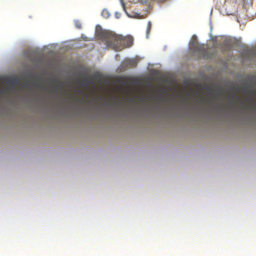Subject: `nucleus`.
<instances>
[{"label": "nucleus", "instance_id": "nucleus-7", "mask_svg": "<svg viewBox=\"0 0 256 256\" xmlns=\"http://www.w3.org/2000/svg\"><path fill=\"white\" fill-rule=\"evenodd\" d=\"M151 28H152V24L150 22H149L148 24L147 32H146L148 34L150 32Z\"/></svg>", "mask_w": 256, "mask_h": 256}, {"label": "nucleus", "instance_id": "nucleus-6", "mask_svg": "<svg viewBox=\"0 0 256 256\" xmlns=\"http://www.w3.org/2000/svg\"><path fill=\"white\" fill-rule=\"evenodd\" d=\"M75 26L78 29H80L82 28L81 23L78 20L75 22Z\"/></svg>", "mask_w": 256, "mask_h": 256}, {"label": "nucleus", "instance_id": "nucleus-3", "mask_svg": "<svg viewBox=\"0 0 256 256\" xmlns=\"http://www.w3.org/2000/svg\"><path fill=\"white\" fill-rule=\"evenodd\" d=\"M137 62L134 59H126L124 60L120 64V68L122 70H125L130 68H133L136 66Z\"/></svg>", "mask_w": 256, "mask_h": 256}, {"label": "nucleus", "instance_id": "nucleus-10", "mask_svg": "<svg viewBox=\"0 0 256 256\" xmlns=\"http://www.w3.org/2000/svg\"><path fill=\"white\" fill-rule=\"evenodd\" d=\"M226 38H227L225 36V40H224L225 42H226Z\"/></svg>", "mask_w": 256, "mask_h": 256}, {"label": "nucleus", "instance_id": "nucleus-12", "mask_svg": "<svg viewBox=\"0 0 256 256\" xmlns=\"http://www.w3.org/2000/svg\"><path fill=\"white\" fill-rule=\"evenodd\" d=\"M224 92H225V94L226 93V90L224 91Z\"/></svg>", "mask_w": 256, "mask_h": 256}, {"label": "nucleus", "instance_id": "nucleus-9", "mask_svg": "<svg viewBox=\"0 0 256 256\" xmlns=\"http://www.w3.org/2000/svg\"><path fill=\"white\" fill-rule=\"evenodd\" d=\"M90 76H88V77H87V78H86V80H87L88 81H90Z\"/></svg>", "mask_w": 256, "mask_h": 256}, {"label": "nucleus", "instance_id": "nucleus-11", "mask_svg": "<svg viewBox=\"0 0 256 256\" xmlns=\"http://www.w3.org/2000/svg\"><path fill=\"white\" fill-rule=\"evenodd\" d=\"M122 6H123L124 8L125 6H124V3H123V4H122Z\"/></svg>", "mask_w": 256, "mask_h": 256}, {"label": "nucleus", "instance_id": "nucleus-1", "mask_svg": "<svg viewBox=\"0 0 256 256\" xmlns=\"http://www.w3.org/2000/svg\"><path fill=\"white\" fill-rule=\"evenodd\" d=\"M96 34L99 39L106 44L107 47L116 51H120L124 48L126 38L121 35L103 30L100 26H96Z\"/></svg>", "mask_w": 256, "mask_h": 256}, {"label": "nucleus", "instance_id": "nucleus-2", "mask_svg": "<svg viewBox=\"0 0 256 256\" xmlns=\"http://www.w3.org/2000/svg\"><path fill=\"white\" fill-rule=\"evenodd\" d=\"M222 36H216L212 40V46L210 48L208 44H198L196 41L191 44V48L200 58H212L216 55V48H223V44L220 41Z\"/></svg>", "mask_w": 256, "mask_h": 256}, {"label": "nucleus", "instance_id": "nucleus-8", "mask_svg": "<svg viewBox=\"0 0 256 256\" xmlns=\"http://www.w3.org/2000/svg\"><path fill=\"white\" fill-rule=\"evenodd\" d=\"M242 90L244 92H248V90L246 88H244L243 89H242Z\"/></svg>", "mask_w": 256, "mask_h": 256}, {"label": "nucleus", "instance_id": "nucleus-4", "mask_svg": "<svg viewBox=\"0 0 256 256\" xmlns=\"http://www.w3.org/2000/svg\"><path fill=\"white\" fill-rule=\"evenodd\" d=\"M102 16L104 18H108L110 16V13L106 10H104L102 12Z\"/></svg>", "mask_w": 256, "mask_h": 256}, {"label": "nucleus", "instance_id": "nucleus-5", "mask_svg": "<svg viewBox=\"0 0 256 256\" xmlns=\"http://www.w3.org/2000/svg\"><path fill=\"white\" fill-rule=\"evenodd\" d=\"M234 100L236 103H243V101L241 100V97L240 94H238L234 98Z\"/></svg>", "mask_w": 256, "mask_h": 256}]
</instances>
